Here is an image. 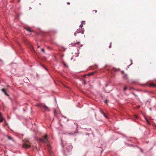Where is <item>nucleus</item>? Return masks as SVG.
Instances as JSON below:
<instances>
[{
  "label": "nucleus",
  "mask_w": 156,
  "mask_h": 156,
  "mask_svg": "<svg viewBox=\"0 0 156 156\" xmlns=\"http://www.w3.org/2000/svg\"><path fill=\"white\" fill-rule=\"evenodd\" d=\"M132 94H133V95H135V96H136V95L135 94H134L133 92H132Z\"/></svg>",
  "instance_id": "nucleus-21"
},
{
  "label": "nucleus",
  "mask_w": 156,
  "mask_h": 156,
  "mask_svg": "<svg viewBox=\"0 0 156 156\" xmlns=\"http://www.w3.org/2000/svg\"><path fill=\"white\" fill-rule=\"evenodd\" d=\"M140 106L138 105V106H137V108H140Z\"/></svg>",
  "instance_id": "nucleus-22"
},
{
  "label": "nucleus",
  "mask_w": 156,
  "mask_h": 156,
  "mask_svg": "<svg viewBox=\"0 0 156 156\" xmlns=\"http://www.w3.org/2000/svg\"><path fill=\"white\" fill-rule=\"evenodd\" d=\"M43 107L44 108L45 110L47 111H49V108L45 105H44Z\"/></svg>",
  "instance_id": "nucleus-6"
},
{
  "label": "nucleus",
  "mask_w": 156,
  "mask_h": 156,
  "mask_svg": "<svg viewBox=\"0 0 156 156\" xmlns=\"http://www.w3.org/2000/svg\"><path fill=\"white\" fill-rule=\"evenodd\" d=\"M93 12H94L95 13H96L97 12V10H94L92 11Z\"/></svg>",
  "instance_id": "nucleus-17"
},
{
  "label": "nucleus",
  "mask_w": 156,
  "mask_h": 156,
  "mask_svg": "<svg viewBox=\"0 0 156 156\" xmlns=\"http://www.w3.org/2000/svg\"><path fill=\"white\" fill-rule=\"evenodd\" d=\"M80 27L82 28V26H83L81 24L80 25Z\"/></svg>",
  "instance_id": "nucleus-25"
},
{
  "label": "nucleus",
  "mask_w": 156,
  "mask_h": 156,
  "mask_svg": "<svg viewBox=\"0 0 156 156\" xmlns=\"http://www.w3.org/2000/svg\"><path fill=\"white\" fill-rule=\"evenodd\" d=\"M25 29L27 30L28 31L30 32H31L32 31L30 28H26Z\"/></svg>",
  "instance_id": "nucleus-10"
},
{
  "label": "nucleus",
  "mask_w": 156,
  "mask_h": 156,
  "mask_svg": "<svg viewBox=\"0 0 156 156\" xmlns=\"http://www.w3.org/2000/svg\"><path fill=\"white\" fill-rule=\"evenodd\" d=\"M76 32H75L74 33V35H75V36L76 35Z\"/></svg>",
  "instance_id": "nucleus-24"
},
{
  "label": "nucleus",
  "mask_w": 156,
  "mask_h": 156,
  "mask_svg": "<svg viewBox=\"0 0 156 156\" xmlns=\"http://www.w3.org/2000/svg\"><path fill=\"white\" fill-rule=\"evenodd\" d=\"M41 50L42 51H43V52H44V49L43 48H42L41 49Z\"/></svg>",
  "instance_id": "nucleus-15"
},
{
  "label": "nucleus",
  "mask_w": 156,
  "mask_h": 156,
  "mask_svg": "<svg viewBox=\"0 0 156 156\" xmlns=\"http://www.w3.org/2000/svg\"><path fill=\"white\" fill-rule=\"evenodd\" d=\"M2 115L1 113H0V122H2L3 121V118H2L1 117V115Z\"/></svg>",
  "instance_id": "nucleus-9"
},
{
  "label": "nucleus",
  "mask_w": 156,
  "mask_h": 156,
  "mask_svg": "<svg viewBox=\"0 0 156 156\" xmlns=\"http://www.w3.org/2000/svg\"><path fill=\"white\" fill-rule=\"evenodd\" d=\"M134 117H135V118L136 119V118H137V116L136 115H135V116H134Z\"/></svg>",
  "instance_id": "nucleus-23"
},
{
  "label": "nucleus",
  "mask_w": 156,
  "mask_h": 156,
  "mask_svg": "<svg viewBox=\"0 0 156 156\" xmlns=\"http://www.w3.org/2000/svg\"><path fill=\"white\" fill-rule=\"evenodd\" d=\"M147 122L148 123V124H150V122H149V121H148L147 120Z\"/></svg>",
  "instance_id": "nucleus-19"
},
{
  "label": "nucleus",
  "mask_w": 156,
  "mask_h": 156,
  "mask_svg": "<svg viewBox=\"0 0 156 156\" xmlns=\"http://www.w3.org/2000/svg\"><path fill=\"white\" fill-rule=\"evenodd\" d=\"M101 113H102L103 115H104V116L106 117V118H107V116L105 115V113H104V112H103L102 111V110H101Z\"/></svg>",
  "instance_id": "nucleus-8"
},
{
  "label": "nucleus",
  "mask_w": 156,
  "mask_h": 156,
  "mask_svg": "<svg viewBox=\"0 0 156 156\" xmlns=\"http://www.w3.org/2000/svg\"><path fill=\"white\" fill-rule=\"evenodd\" d=\"M80 44V42H78L76 43H75L74 44V46H76V45H79Z\"/></svg>",
  "instance_id": "nucleus-11"
},
{
  "label": "nucleus",
  "mask_w": 156,
  "mask_h": 156,
  "mask_svg": "<svg viewBox=\"0 0 156 156\" xmlns=\"http://www.w3.org/2000/svg\"><path fill=\"white\" fill-rule=\"evenodd\" d=\"M45 69H46V70H48L46 68H45Z\"/></svg>",
  "instance_id": "nucleus-28"
},
{
  "label": "nucleus",
  "mask_w": 156,
  "mask_h": 156,
  "mask_svg": "<svg viewBox=\"0 0 156 156\" xmlns=\"http://www.w3.org/2000/svg\"><path fill=\"white\" fill-rule=\"evenodd\" d=\"M40 47V46H38V48H39Z\"/></svg>",
  "instance_id": "nucleus-29"
},
{
  "label": "nucleus",
  "mask_w": 156,
  "mask_h": 156,
  "mask_svg": "<svg viewBox=\"0 0 156 156\" xmlns=\"http://www.w3.org/2000/svg\"><path fill=\"white\" fill-rule=\"evenodd\" d=\"M70 4V3H69V2H68L67 3V4H68V5H69V4Z\"/></svg>",
  "instance_id": "nucleus-27"
},
{
  "label": "nucleus",
  "mask_w": 156,
  "mask_h": 156,
  "mask_svg": "<svg viewBox=\"0 0 156 156\" xmlns=\"http://www.w3.org/2000/svg\"><path fill=\"white\" fill-rule=\"evenodd\" d=\"M94 74V73H93V72L90 73H89L88 74V75L89 76H90V75H93Z\"/></svg>",
  "instance_id": "nucleus-12"
},
{
  "label": "nucleus",
  "mask_w": 156,
  "mask_h": 156,
  "mask_svg": "<svg viewBox=\"0 0 156 156\" xmlns=\"http://www.w3.org/2000/svg\"><path fill=\"white\" fill-rule=\"evenodd\" d=\"M69 134H72V135H73V133H69Z\"/></svg>",
  "instance_id": "nucleus-26"
},
{
  "label": "nucleus",
  "mask_w": 156,
  "mask_h": 156,
  "mask_svg": "<svg viewBox=\"0 0 156 156\" xmlns=\"http://www.w3.org/2000/svg\"><path fill=\"white\" fill-rule=\"evenodd\" d=\"M127 87L125 86L124 87V89H123V90L124 91H125L126 90V89H127Z\"/></svg>",
  "instance_id": "nucleus-14"
},
{
  "label": "nucleus",
  "mask_w": 156,
  "mask_h": 156,
  "mask_svg": "<svg viewBox=\"0 0 156 156\" xmlns=\"http://www.w3.org/2000/svg\"><path fill=\"white\" fill-rule=\"evenodd\" d=\"M39 140L41 141L43 143H47L48 142V140L47 138V136L45 135L43 137V138H39Z\"/></svg>",
  "instance_id": "nucleus-1"
},
{
  "label": "nucleus",
  "mask_w": 156,
  "mask_h": 156,
  "mask_svg": "<svg viewBox=\"0 0 156 156\" xmlns=\"http://www.w3.org/2000/svg\"><path fill=\"white\" fill-rule=\"evenodd\" d=\"M44 105V104L43 103L38 104L37 105V106L39 107L40 108L43 107Z\"/></svg>",
  "instance_id": "nucleus-4"
},
{
  "label": "nucleus",
  "mask_w": 156,
  "mask_h": 156,
  "mask_svg": "<svg viewBox=\"0 0 156 156\" xmlns=\"http://www.w3.org/2000/svg\"><path fill=\"white\" fill-rule=\"evenodd\" d=\"M127 76L126 75H125L124 76H123V78H125V79H126L127 78Z\"/></svg>",
  "instance_id": "nucleus-16"
},
{
  "label": "nucleus",
  "mask_w": 156,
  "mask_h": 156,
  "mask_svg": "<svg viewBox=\"0 0 156 156\" xmlns=\"http://www.w3.org/2000/svg\"><path fill=\"white\" fill-rule=\"evenodd\" d=\"M81 33L82 34H83L84 33V31L83 30H82V31L81 32Z\"/></svg>",
  "instance_id": "nucleus-18"
},
{
  "label": "nucleus",
  "mask_w": 156,
  "mask_h": 156,
  "mask_svg": "<svg viewBox=\"0 0 156 156\" xmlns=\"http://www.w3.org/2000/svg\"><path fill=\"white\" fill-rule=\"evenodd\" d=\"M149 86L150 87H156V84H155L153 83H151L149 84Z\"/></svg>",
  "instance_id": "nucleus-5"
},
{
  "label": "nucleus",
  "mask_w": 156,
  "mask_h": 156,
  "mask_svg": "<svg viewBox=\"0 0 156 156\" xmlns=\"http://www.w3.org/2000/svg\"><path fill=\"white\" fill-rule=\"evenodd\" d=\"M30 143L27 140L23 144V147L25 148H29L30 147Z\"/></svg>",
  "instance_id": "nucleus-2"
},
{
  "label": "nucleus",
  "mask_w": 156,
  "mask_h": 156,
  "mask_svg": "<svg viewBox=\"0 0 156 156\" xmlns=\"http://www.w3.org/2000/svg\"><path fill=\"white\" fill-rule=\"evenodd\" d=\"M1 91L6 96H9V95L7 93V91L4 89L3 88L1 90Z\"/></svg>",
  "instance_id": "nucleus-3"
},
{
  "label": "nucleus",
  "mask_w": 156,
  "mask_h": 156,
  "mask_svg": "<svg viewBox=\"0 0 156 156\" xmlns=\"http://www.w3.org/2000/svg\"><path fill=\"white\" fill-rule=\"evenodd\" d=\"M107 101H108L107 100H105V103H106L107 102Z\"/></svg>",
  "instance_id": "nucleus-20"
},
{
  "label": "nucleus",
  "mask_w": 156,
  "mask_h": 156,
  "mask_svg": "<svg viewBox=\"0 0 156 156\" xmlns=\"http://www.w3.org/2000/svg\"><path fill=\"white\" fill-rule=\"evenodd\" d=\"M48 149L50 150L51 149V147L49 145H48Z\"/></svg>",
  "instance_id": "nucleus-13"
},
{
  "label": "nucleus",
  "mask_w": 156,
  "mask_h": 156,
  "mask_svg": "<svg viewBox=\"0 0 156 156\" xmlns=\"http://www.w3.org/2000/svg\"><path fill=\"white\" fill-rule=\"evenodd\" d=\"M7 138H8V139L9 140H12L13 141H14V140L13 139L12 137L11 136H7Z\"/></svg>",
  "instance_id": "nucleus-7"
}]
</instances>
